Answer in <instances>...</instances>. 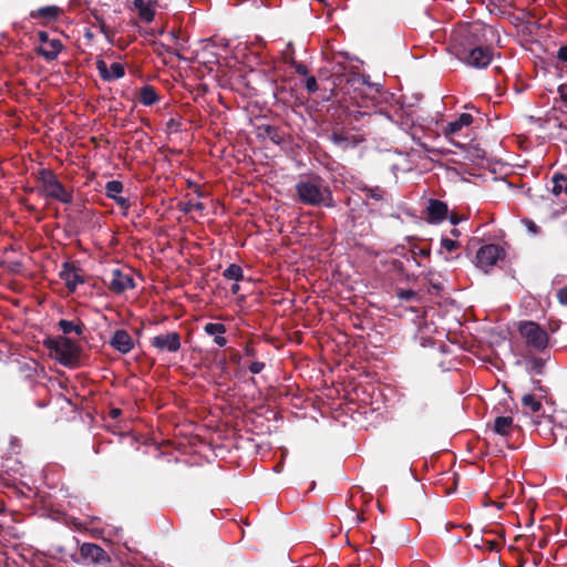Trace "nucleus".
I'll return each mask as SVG.
<instances>
[{"label":"nucleus","instance_id":"nucleus-1","mask_svg":"<svg viewBox=\"0 0 567 567\" xmlns=\"http://www.w3.org/2000/svg\"><path fill=\"white\" fill-rule=\"evenodd\" d=\"M298 202L309 206L334 207L330 186L319 175L301 176L295 185Z\"/></svg>","mask_w":567,"mask_h":567},{"label":"nucleus","instance_id":"nucleus-2","mask_svg":"<svg viewBox=\"0 0 567 567\" xmlns=\"http://www.w3.org/2000/svg\"><path fill=\"white\" fill-rule=\"evenodd\" d=\"M39 194L47 198L59 200L63 204H70L73 200L72 194L59 182L55 174L49 169L38 172Z\"/></svg>","mask_w":567,"mask_h":567},{"label":"nucleus","instance_id":"nucleus-3","mask_svg":"<svg viewBox=\"0 0 567 567\" xmlns=\"http://www.w3.org/2000/svg\"><path fill=\"white\" fill-rule=\"evenodd\" d=\"M518 331L528 349L542 352L549 346L548 333L534 321L520 322L518 326Z\"/></svg>","mask_w":567,"mask_h":567},{"label":"nucleus","instance_id":"nucleus-4","mask_svg":"<svg viewBox=\"0 0 567 567\" xmlns=\"http://www.w3.org/2000/svg\"><path fill=\"white\" fill-rule=\"evenodd\" d=\"M50 349L54 353V358L63 365H73L79 355L78 346L66 337H58L50 342Z\"/></svg>","mask_w":567,"mask_h":567},{"label":"nucleus","instance_id":"nucleus-5","mask_svg":"<svg viewBox=\"0 0 567 567\" xmlns=\"http://www.w3.org/2000/svg\"><path fill=\"white\" fill-rule=\"evenodd\" d=\"M473 123V116L468 113H462L456 120L449 122L443 128V135L449 140L450 143L457 147H462L463 144L457 141V137L467 136V130Z\"/></svg>","mask_w":567,"mask_h":567},{"label":"nucleus","instance_id":"nucleus-6","mask_svg":"<svg viewBox=\"0 0 567 567\" xmlns=\"http://www.w3.org/2000/svg\"><path fill=\"white\" fill-rule=\"evenodd\" d=\"M38 40L39 45L37 47V52L47 61L55 60L63 49L61 40L58 37H51V34L45 31L38 32Z\"/></svg>","mask_w":567,"mask_h":567},{"label":"nucleus","instance_id":"nucleus-7","mask_svg":"<svg viewBox=\"0 0 567 567\" xmlns=\"http://www.w3.org/2000/svg\"><path fill=\"white\" fill-rule=\"evenodd\" d=\"M503 249L494 244L482 246L476 252V266L488 272L501 259Z\"/></svg>","mask_w":567,"mask_h":567},{"label":"nucleus","instance_id":"nucleus-8","mask_svg":"<svg viewBox=\"0 0 567 567\" xmlns=\"http://www.w3.org/2000/svg\"><path fill=\"white\" fill-rule=\"evenodd\" d=\"M80 555L84 561L102 565L110 561L107 553L99 545L93 543H83L80 546Z\"/></svg>","mask_w":567,"mask_h":567},{"label":"nucleus","instance_id":"nucleus-9","mask_svg":"<svg viewBox=\"0 0 567 567\" xmlns=\"http://www.w3.org/2000/svg\"><path fill=\"white\" fill-rule=\"evenodd\" d=\"M134 279L130 271L114 269L110 274L109 288L115 293H122L127 289L134 288Z\"/></svg>","mask_w":567,"mask_h":567},{"label":"nucleus","instance_id":"nucleus-10","mask_svg":"<svg viewBox=\"0 0 567 567\" xmlns=\"http://www.w3.org/2000/svg\"><path fill=\"white\" fill-rule=\"evenodd\" d=\"M151 344L161 352H177L181 348V337L177 332H167L152 338Z\"/></svg>","mask_w":567,"mask_h":567},{"label":"nucleus","instance_id":"nucleus-11","mask_svg":"<svg viewBox=\"0 0 567 567\" xmlns=\"http://www.w3.org/2000/svg\"><path fill=\"white\" fill-rule=\"evenodd\" d=\"M95 65L100 78L104 81L111 82L122 79L125 75V69L123 64L118 62L112 63L111 66H109L104 60L99 59Z\"/></svg>","mask_w":567,"mask_h":567},{"label":"nucleus","instance_id":"nucleus-12","mask_svg":"<svg viewBox=\"0 0 567 567\" xmlns=\"http://www.w3.org/2000/svg\"><path fill=\"white\" fill-rule=\"evenodd\" d=\"M60 277L64 281L70 291H75L80 284L84 282L83 276L80 270L70 262H64L60 271Z\"/></svg>","mask_w":567,"mask_h":567},{"label":"nucleus","instance_id":"nucleus-13","mask_svg":"<svg viewBox=\"0 0 567 567\" xmlns=\"http://www.w3.org/2000/svg\"><path fill=\"white\" fill-rule=\"evenodd\" d=\"M493 59L492 51L488 48L477 47L470 51L465 61L473 68H486Z\"/></svg>","mask_w":567,"mask_h":567},{"label":"nucleus","instance_id":"nucleus-14","mask_svg":"<svg viewBox=\"0 0 567 567\" xmlns=\"http://www.w3.org/2000/svg\"><path fill=\"white\" fill-rule=\"evenodd\" d=\"M133 7L142 21L150 23L154 20L158 3L156 0H133Z\"/></svg>","mask_w":567,"mask_h":567},{"label":"nucleus","instance_id":"nucleus-15","mask_svg":"<svg viewBox=\"0 0 567 567\" xmlns=\"http://www.w3.org/2000/svg\"><path fill=\"white\" fill-rule=\"evenodd\" d=\"M123 192V183L120 181H110L105 184V194L109 198H112L122 209L127 210L130 208V202L127 198L121 196Z\"/></svg>","mask_w":567,"mask_h":567},{"label":"nucleus","instance_id":"nucleus-16","mask_svg":"<svg viewBox=\"0 0 567 567\" xmlns=\"http://www.w3.org/2000/svg\"><path fill=\"white\" fill-rule=\"evenodd\" d=\"M111 346L118 352L125 354L133 349L134 342L128 332H126L123 329H120L114 332L111 339Z\"/></svg>","mask_w":567,"mask_h":567},{"label":"nucleus","instance_id":"nucleus-17","mask_svg":"<svg viewBox=\"0 0 567 567\" xmlns=\"http://www.w3.org/2000/svg\"><path fill=\"white\" fill-rule=\"evenodd\" d=\"M447 214V205L441 200L432 199L427 206V217L431 223H441Z\"/></svg>","mask_w":567,"mask_h":567},{"label":"nucleus","instance_id":"nucleus-18","mask_svg":"<svg viewBox=\"0 0 567 567\" xmlns=\"http://www.w3.org/2000/svg\"><path fill=\"white\" fill-rule=\"evenodd\" d=\"M204 330L207 334L215 337V343L219 347H224L227 343L224 333L226 332V328L223 323H213L209 322L205 324Z\"/></svg>","mask_w":567,"mask_h":567},{"label":"nucleus","instance_id":"nucleus-19","mask_svg":"<svg viewBox=\"0 0 567 567\" xmlns=\"http://www.w3.org/2000/svg\"><path fill=\"white\" fill-rule=\"evenodd\" d=\"M550 192L555 196L566 195L567 196V176L556 173L551 177Z\"/></svg>","mask_w":567,"mask_h":567},{"label":"nucleus","instance_id":"nucleus-20","mask_svg":"<svg viewBox=\"0 0 567 567\" xmlns=\"http://www.w3.org/2000/svg\"><path fill=\"white\" fill-rule=\"evenodd\" d=\"M138 100L143 105L151 106L158 101V94L153 86L144 85L140 90Z\"/></svg>","mask_w":567,"mask_h":567},{"label":"nucleus","instance_id":"nucleus-21","mask_svg":"<svg viewBox=\"0 0 567 567\" xmlns=\"http://www.w3.org/2000/svg\"><path fill=\"white\" fill-rule=\"evenodd\" d=\"M59 8L55 6H48L43 8H39L30 13L31 18H41L45 21H53L59 16Z\"/></svg>","mask_w":567,"mask_h":567},{"label":"nucleus","instance_id":"nucleus-22","mask_svg":"<svg viewBox=\"0 0 567 567\" xmlns=\"http://www.w3.org/2000/svg\"><path fill=\"white\" fill-rule=\"evenodd\" d=\"M513 429L511 416H497L494 422V431L501 435H508Z\"/></svg>","mask_w":567,"mask_h":567},{"label":"nucleus","instance_id":"nucleus-23","mask_svg":"<svg viewBox=\"0 0 567 567\" xmlns=\"http://www.w3.org/2000/svg\"><path fill=\"white\" fill-rule=\"evenodd\" d=\"M522 404L525 413H535L538 412L542 408V403L536 399L534 394H525L522 398Z\"/></svg>","mask_w":567,"mask_h":567},{"label":"nucleus","instance_id":"nucleus-24","mask_svg":"<svg viewBox=\"0 0 567 567\" xmlns=\"http://www.w3.org/2000/svg\"><path fill=\"white\" fill-rule=\"evenodd\" d=\"M59 327L64 334L75 333L80 336L83 332V326L75 321L60 320Z\"/></svg>","mask_w":567,"mask_h":567},{"label":"nucleus","instance_id":"nucleus-25","mask_svg":"<svg viewBox=\"0 0 567 567\" xmlns=\"http://www.w3.org/2000/svg\"><path fill=\"white\" fill-rule=\"evenodd\" d=\"M224 277L226 279H229V280H235V281H240L244 277V272H243V269L240 266L236 265V264H231L229 265L225 270H224Z\"/></svg>","mask_w":567,"mask_h":567},{"label":"nucleus","instance_id":"nucleus-26","mask_svg":"<svg viewBox=\"0 0 567 567\" xmlns=\"http://www.w3.org/2000/svg\"><path fill=\"white\" fill-rule=\"evenodd\" d=\"M363 192L365 194L367 204H370V200H375V202H384L385 200V193L379 187L364 188Z\"/></svg>","mask_w":567,"mask_h":567},{"label":"nucleus","instance_id":"nucleus-27","mask_svg":"<svg viewBox=\"0 0 567 567\" xmlns=\"http://www.w3.org/2000/svg\"><path fill=\"white\" fill-rule=\"evenodd\" d=\"M458 246V241L453 240L451 238L445 237L441 239V248L447 252L454 251Z\"/></svg>","mask_w":567,"mask_h":567},{"label":"nucleus","instance_id":"nucleus-28","mask_svg":"<svg viewBox=\"0 0 567 567\" xmlns=\"http://www.w3.org/2000/svg\"><path fill=\"white\" fill-rule=\"evenodd\" d=\"M205 209V206L202 202H194V200H188L187 203H185V207H184V212L185 213H190V212H202Z\"/></svg>","mask_w":567,"mask_h":567},{"label":"nucleus","instance_id":"nucleus-29","mask_svg":"<svg viewBox=\"0 0 567 567\" xmlns=\"http://www.w3.org/2000/svg\"><path fill=\"white\" fill-rule=\"evenodd\" d=\"M306 89L310 93H315L318 90V83L315 76L311 75L306 79Z\"/></svg>","mask_w":567,"mask_h":567},{"label":"nucleus","instance_id":"nucleus-30","mask_svg":"<svg viewBox=\"0 0 567 567\" xmlns=\"http://www.w3.org/2000/svg\"><path fill=\"white\" fill-rule=\"evenodd\" d=\"M524 224L530 233L537 234L539 231V227L533 220L526 219Z\"/></svg>","mask_w":567,"mask_h":567},{"label":"nucleus","instance_id":"nucleus-31","mask_svg":"<svg viewBox=\"0 0 567 567\" xmlns=\"http://www.w3.org/2000/svg\"><path fill=\"white\" fill-rule=\"evenodd\" d=\"M557 298L561 305H567V288L559 289Z\"/></svg>","mask_w":567,"mask_h":567},{"label":"nucleus","instance_id":"nucleus-32","mask_svg":"<svg viewBox=\"0 0 567 567\" xmlns=\"http://www.w3.org/2000/svg\"><path fill=\"white\" fill-rule=\"evenodd\" d=\"M332 140H333V142L337 145H340V146H346L347 145V140L342 135H340V134L334 133L332 135Z\"/></svg>","mask_w":567,"mask_h":567},{"label":"nucleus","instance_id":"nucleus-33","mask_svg":"<svg viewBox=\"0 0 567 567\" xmlns=\"http://www.w3.org/2000/svg\"><path fill=\"white\" fill-rule=\"evenodd\" d=\"M264 369V363L261 362H254L250 367H249V371L254 374H257L259 372H261V370Z\"/></svg>","mask_w":567,"mask_h":567},{"label":"nucleus","instance_id":"nucleus-34","mask_svg":"<svg viewBox=\"0 0 567 567\" xmlns=\"http://www.w3.org/2000/svg\"><path fill=\"white\" fill-rule=\"evenodd\" d=\"M557 56L560 61L567 62V47H561L558 50Z\"/></svg>","mask_w":567,"mask_h":567},{"label":"nucleus","instance_id":"nucleus-35","mask_svg":"<svg viewBox=\"0 0 567 567\" xmlns=\"http://www.w3.org/2000/svg\"><path fill=\"white\" fill-rule=\"evenodd\" d=\"M559 92H560V97L561 100L566 103L567 105V92H565V90L563 87H559Z\"/></svg>","mask_w":567,"mask_h":567},{"label":"nucleus","instance_id":"nucleus-36","mask_svg":"<svg viewBox=\"0 0 567 567\" xmlns=\"http://www.w3.org/2000/svg\"><path fill=\"white\" fill-rule=\"evenodd\" d=\"M297 72H298L299 74H303V75H305V74H307V68H306L305 65H299V66L297 68Z\"/></svg>","mask_w":567,"mask_h":567},{"label":"nucleus","instance_id":"nucleus-37","mask_svg":"<svg viewBox=\"0 0 567 567\" xmlns=\"http://www.w3.org/2000/svg\"><path fill=\"white\" fill-rule=\"evenodd\" d=\"M230 290L233 293H237L239 291V285L237 281L231 286Z\"/></svg>","mask_w":567,"mask_h":567},{"label":"nucleus","instance_id":"nucleus-38","mask_svg":"<svg viewBox=\"0 0 567 567\" xmlns=\"http://www.w3.org/2000/svg\"><path fill=\"white\" fill-rule=\"evenodd\" d=\"M542 364H543V363H542V360H539V359H535V360L533 361V365H534L535 368H540V367H542Z\"/></svg>","mask_w":567,"mask_h":567},{"label":"nucleus","instance_id":"nucleus-39","mask_svg":"<svg viewBox=\"0 0 567 567\" xmlns=\"http://www.w3.org/2000/svg\"><path fill=\"white\" fill-rule=\"evenodd\" d=\"M451 234H452L453 236H455V237H458V236H460V230H458V229H456V228H453V229H452V231H451Z\"/></svg>","mask_w":567,"mask_h":567},{"label":"nucleus","instance_id":"nucleus-40","mask_svg":"<svg viewBox=\"0 0 567 567\" xmlns=\"http://www.w3.org/2000/svg\"><path fill=\"white\" fill-rule=\"evenodd\" d=\"M450 219H451V223L454 225H456L458 223V219L455 216H451Z\"/></svg>","mask_w":567,"mask_h":567},{"label":"nucleus","instance_id":"nucleus-41","mask_svg":"<svg viewBox=\"0 0 567 567\" xmlns=\"http://www.w3.org/2000/svg\"><path fill=\"white\" fill-rule=\"evenodd\" d=\"M112 414H113V416H116V415L118 414V411H117V410H114V411L112 412Z\"/></svg>","mask_w":567,"mask_h":567}]
</instances>
